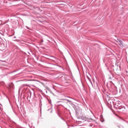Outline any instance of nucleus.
I'll return each mask as SVG.
<instances>
[{"mask_svg": "<svg viewBox=\"0 0 128 128\" xmlns=\"http://www.w3.org/2000/svg\"><path fill=\"white\" fill-rule=\"evenodd\" d=\"M117 42H120L119 44L120 46H121V48H124V42H122V40H118V41H117Z\"/></svg>", "mask_w": 128, "mask_h": 128, "instance_id": "1", "label": "nucleus"}, {"mask_svg": "<svg viewBox=\"0 0 128 128\" xmlns=\"http://www.w3.org/2000/svg\"><path fill=\"white\" fill-rule=\"evenodd\" d=\"M68 102H70V100H67Z\"/></svg>", "mask_w": 128, "mask_h": 128, "instance_id": "2", "label": "nucleus"}]
</instances>
